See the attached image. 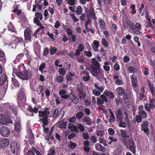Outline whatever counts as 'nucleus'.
<instances>
[{
    "label": "nucleus",
    "instance_id": "f257e3e1",
    "mask_svg": "<svg viewBox=\"0 0 155 155\" xmlns=\"http://www.w3.org/2000/svg\"><path fill=\"white\" fill-rule=\"evenodd\" d=\"M117 119L120 121L118 126L120 127L125 128L129 123V119L127 113L122 112V110L117 109L115 110Z\"/></svg>",
    "mask_w": 155,
    "mask_h": 155
},
{
    "label": "nucleus",
    "instance_id": "f03ea898",
    "mask_svg": "<svg viewBox=\"0 0 155 155\" xmlns=\"http://www.w3.org/2000/svg\"><path fill=\"white\" fill-rule=\"evenodd\" d=\"M49 108L46 107L43 111H39L38 116L40 118L39 119V121L43 123L42 126L44 127V126H46L48 124V115L50 114V112L48 110Z\"/></svg>",
    "mask_w": 155,
    "mask_h": 155
},
{
    "label": "nucleus",
    "instance_id": "7ed1b4c3",
    "mask_svg": "<svg viewBox=\"0 0 155 155\" xmlns=\"http://www.w3.org/2000/svg\"><path fill=\"white\" fill-rule=\"evenodd\" d=\"M101 65L97 61L94 59H92L91 68L92 70L93 75L94 77H97L99 75H101L102 70H101L100 67Z\"/></svg>",
    "mask_w": 155,
    "mask_h": 155
},
{
    "label": "nucleus",
    "instance_id": "20e7f679",
    "mask_svg": "<svg viewBox=\"0 0 155 155\" xmlns=\"http://www.w3.org/2000/svg\"><path fill=\"white\" fill-rule=\"evenodd\" d=\"M121 140L124 145L126 147L129 148V150L133 154L136 153V147L134 146V143L132 139L130 137H127L123 138Z\"/></svg>",
    "mask_w": 155,
    "mask_h": 155
},
{
    "label": "nucleus",
    "instance_id": "39448f33",
    "mask_svg": "<svg viewBox=\"0 0 155 155\" xmlns=\"http://www.w3.org/2000/svg\"><path fill=\"white\" fill-rule=\"evenodd\" d=\"M14 74L20 78L24 80H28L31 78V72L26 70H24L21 72L16 71L14 72Z\"/></svg>",
    "mask_w": 155,
    "mask_h": 155
},
{
    "label": "nucleus",
    "instance_id": "423d86ee",
    "mask_svg": "<svg viewBox=\"0 0 155 155\" xmlns=\"http://www.w3.org/2000/svg\"><path fill=\"white\" fill-rule=\"evenodd\" d=\"M35 17L33 20V22L35 24L37 25L40 27L41 29H43L44 28L43 25L41 24L39 19L41 21L43 19V16L41 13L38 12H36L35 14Z\"/></svg>",
    "mask_w": 155,
    "mask_h": 155
},
{
    "label": "nucleus",
    "instance_id": "0eeeda50",
    "mask_svg": "<svg viewBox=\"0 0 155 155\" xmlns=\"http://www.w3.org/2000/svg\"><path fill=\"white\" fill-rule=\"evenodd\" d=\"M85 13L87 15V17H90L93 19L95 20L97 18L94 8L91 6L89 8H86L85 10Z\"/></svg>",
    "mask_w": 155,
    "mask_h": 155
},
{
    "label": "nucleus",
    "instance_id": "6e6552de",
    "mask_svg": "<svg viewBox=\"0 0 155 155\" xmlns=\"http://www.w3.org/2000/svg\"><path fill=\"white\" fill-rule=\"evenodd\" d=\"M0 123L8 125L9 124H13L12 121L5 115H0Z\"/></svg>",
    "mask_w": 155,
    "mask_h": 155
},
{
    "label": "nucleus",
    "instance_id": "1a4fd4ad",
    "mask_svg": "<svg viewBox=\"0 0 155 155\" xmlns=\"http://www.w3.org/2000/svg\"><path fill=\"white\" fill-rule=\"evenodd\" d=\"M130 29L134 33L137 35H140V30L142 29V28L140 24L136 23Z\"/></svg>",
    "mask_w": 155,
    "mask_h": 155
},
{
    "label": "nucleus",
    "instance_id": "9d476101",
    "mask_svg": "<svg viewBox=\"0 0 155 155\" xmlns=\"http://www.w3.org/2000/svg\"><path fill=\"white\" fill-rule=\"evenodd\" d=\"M1 135L4 137H7L10 134V131L8 128L3 126L2 127L0 130Z\"/></svg>",
    "mask_w": 155,
    "mask_h": 155
},
{
    "label": "nucleus",
    "instance_id": "9b49d317",
    "mask_svg": "<svg viewBox=\"0 0 155 155\" xmlns=\"http://www.w3.org/2000/svg\"><path fill=\"white\" fill-rule=\"evenodd\" d=\"M32 31L29 27L27 28L24 32L25 39V40H29L31 39Z\"/></svg>",
    "mask_w": 155,
    "mask_h": 155
},
{
    "label": "nucleus",
    "instance_id": "f8f14e48",
    "mask_svg": "<svg viewBox=\"0 0 155 155\" xmlns=\"http://www.w3.org/2000/svg\"><path fill=\"white\" fill-rule=\"evenodd\" d=\"M9 144V140L7 138H2L0 140V147L4 149L7 147Z\"/></svg>",
    "mask_w": 155,
    "mask_h": 155
},
{
    "label": "nucleus",
    "instance_id": "ddd939ff",
    "mask_svg": "<svg viewBox=\"0 0 155 155\" xmlns=\"http://www.w3.org/2000/svg\"><path fill=\"white\" fill-rule=\"evenodd\" d=\"M43 1V0H40L38 3H36V5H33V12L36 11V8L37 7H38V9L39 10H41L42 9L43 6L42 3L41 2Z\"/></svg>",
    "mask_w": 155,
    "mask_h": 155
},
{
    "label": "nucleus",
    "instance_id": "4468645a",
    "mask_svg": "<svg viewBox=\"0 0 155 155\" xmlns=\"http://www.w3.org/2000/svg\"><path fill=\"white\" fill-rule=\"evenodd\" d=\"M28 139L31 145H32L34 143V137L31 129H30L29 131V136Z\"/></svg>",
    "mask_w": 155,
    "mask_h": 155
},
{
    "label": "nucleus",
    "instance_id": "2eb2a0df",
    "mask_svg": "<svg viewBox=\"0 0 155 155\" xmlns=\"http://www.w3.org/2000/svg\"><path fill=\"white\" fill-rule=\"evenodd\" d=\"M99 46V42L97 40H94L93 44H91L92 48L95 52H97L98 51V48Z\"/></svg>",
    "mask_w": 155,
    "mask_h": 155
},
{
    "label": "nucleus",
    "instance_id": "dca6fc26",
    "mask_svg": "<svg viewBox=\"0 0 155 155\" xmlns=\"http://www.w3.org/2000/svg\"><path fill=\"white\" fill-rule=\"evenodd\" d=\"M69 98L72 100L74 104H77L79 102L78 98L73 94L69 95Z\"/></svg>",
    "mask_w": 155,
    "mask_h": 155
},
{
    "label": "nucleus",
    "instance_id": "f3484780",
    "mask_svg": "<svg viewBox=\"0 0 155 155\" xmlns=\"http://www.w3.org/2000/svg\"><path fill=\"white\" fill-rule=\"evenodd\" d=\"M25 97L24 92L22 91V89H20L18 95V99L19 100H22L24 99Z\"/></svg>",
    "mask_w": 155,
    "mask_h": 155
},
{
    "label": "nucleus",
    "instance_id": "a211bd4d",
    "mask_svg": "<svg viewBox=\"0 0 155 155\" xmlns=\"http://www.w3.org/2000/svg\"><path fill=\"white\" fill-rule=\"evenodd\" d=\"M104 94L110 99H112L114 98V93L111 91L105 90L104 92Z\"/></svg>",
    "mask_w": 155,
    "mask_h": 155
},
{
    "label": "nucleus",
    "instance_id": "6ab92c4d",
    "mask_svg": "<svg viewBox=\"0 0 155 155\" xmlns=\"http://www.w3.org/2000/svg\"><path fill=\"white\" fill-rule=\"evenodd\" d=\"M108 111L110 114V115L109 116L110 118L109 120V121L110 123L114 122L115 120V117L112 112V110L111 109H109Z\"/></svg>",
    "mask_w": 155,
    "mask_h": 155
},
{
    "label": "nucleus",
    "instance_id": "aec40b11",
    "mask_svg": "<svg viewBox=\"0 0 155 155\" xmlns=\"http://www.w3.org/2000/svg\"><path fill=\"white\" fill-rule=\"evenodd\" d=\"M68 128L71 131H74L76 133H78L79 132L78 128L74 125H72L71 123H69L68 126Z\"/></svg>",
    "mask_w": 155,
    "mask_h": 155
},
{
    "label": "nucleus",
    "instance_id": "412c9836",
    "mask_svg": "<svg viewBox=\"0 0 155 155\" xmlns=\"http://www.w3.org/2000/svg\"><path fill=\"white\" fill-rule=\"evenodd\" d=\"M83 121L88 126H91L92 124L91 119L88 117H86L83 119Z\"/></svg>",
    "mask_w": 155,
    "mask_h": 155
},
{
    "label": "nucleus",
    "instance_id": "4be33fe9",
    "mask_svg": "<svg viewBox=\"0 0 155 155\" xmlns=\"http://www.w3.org/2000/svg\"><path fill=\"white\" fill-rule=\"evenodd\" d=\"M7 78L5 74H2L0 77V85H2L7 80Z\"/></svg>",
    "mask_w": 155,
    "mask_h": 155
},
{
    "label": "nucleus",
    "instance_id": "5701e85b",
    "mask_svg": "<svg viewBox=\"0 0 155 155\" xmlns=\"http://www.w3.org/2000/svg\"><path fill=\"white\" fill-rule=\"evenodd\" d=\"M116 91L120 96H122L124 94V90L121 87H119L116 89Z\"/></svg>",
    "mask_w": 155,
    "mask_h": 155
},
{
    "label": "nucleus",
    "instance_id": "b1692460",
    "mask_svg": "<svg viewBox=\"0 0 155 155\" xmlns=\"http://www.w3.org/2000/svg\"><path fill=\"white\" fill-rule=\"evenodd\" d=\"M15 129L16 131L19 132L21 130L20 123L18 121H16L15 123Z\"/></svg>",
    "mask_w": 155,
    "mask_h": 155
},
{
    "label": "nucleus",
    "instance_id": "393cba45",
    "mask_svg": "<svg viewBox=\"0 0 155 155\" xmlns=\"http://www.w3.org/2000/svg\"><path fill=\"white\" fill-rule=\"evenodd\" d=\"M67 123V121L64 122L62 121H60L59 122L58 124V126L60 128L65 129Z\"/></svg>",
    "mask_w": 155,
    "mask_h": 155
},
{
    "label": "nucleus",
    "instance_id": "a878e982",
    "mask_svg": "<svg viewBox=\"0 0 155 155\" xmlns=\"http://www.w3.org/2000/svg\"><path fill=\"white\" fill-rule=\"evenodd\" d=\"M124 103L126 105H127L129 103V95L127 93L124 94Z\"/></svg>",
    "mask_w": 155,
    "mask_h": 155
},
{
    "label": "nucleus",
    "instance_id": "bb28decb",
    "mask_svg": "<svg viewBox=\"0 0 155 155\" xmlns=\"http://www.w3.org/2000/svg\"><path fill=\"white\" fill-rule=\"evenodd\" d=\"M10 148L12 153H15V150L17 149V146L15 145L14 143H11V144Z\"/></svg>",
    "mask_w": 155,
    "mask_h": 155
},
{
    "label": "nucleus",
    "instance_id": "cd10ccee",
    "mask_svg": "<svg viewBox=\"0 0 155 155\" xmlns=\"http://www.w3.org/2000/svg\"><path fill=\"white\" fill-rule=\"evenodd\" d=\"M98 22L100 28L102 29L104 28L105 27V25L104 21L102 19H99Z\"/></svg>",
    "mask_w": 155,
    "mask_h": 155
},
{
    "label": "nucleus",
    "instance_id": "c85d7f7f",
    "mask_svg": "<svg viewBox=\"0 0 155 155\" xmlns=\"http://www.w3.org/2000/svg\"><path fill=\"white\" fill-rule=\"evenodd\" d=\"M13 12L14 13L16 14L18 16L21 15L22 13L21 10L18 9V7H15Z\"/></svg>",
    "mask_w": 155,
    "mask_h": 155
},
{
    "label": "nucleus",
    "instance_id": "c756f323",
    "mask_svg": "<svg viewBox=\"0 0 155 155\" xmlns=\"http://www.w3.org/2000/svg\"><path fill=\"white\" fill-rule=\"evenodd\" d=\"M131 82L133 87L136 88L137 87V79L134 77L131 78Z\"/></svg>",
    "mask_w": 155,
    "mask_h": 155
},
{
    "label": "nucleus",
    "instance_id": "7c9ffc66",
    "mask_svg": "<svg viewBox=\"0 0 155 155\" xmlns=\"http://www.w3.org/2000/svg\"><path fill=\"white\" fill-rule=\"evenodd\" d=\"M109 62H105L104 63V65L103 66V68L105 71H108L110 70V67L108 65H109Z\"/></svg>",
    "mask_w": 155,
    "mask_h": 155
},
{
    "label": "nucleus",
    "instance_id": "2f4dec72",
    "mask_svg": "<svg viewBox=\"0 0 155 155\" xmlns=\"http://www.w3.org/2000/svg\"><path fill=\"white\" fill-rule=\"evenodd\" d=\"M148 87L151 91V93L153 96L154 95V88L153 85L150 83H149L148 84Z\"/></svg>",
    "mask_w": 155,
    "mask_h": 155
},
{
    "label": "nucleus",
    "instance_id": "473e14b6",
    "mask_svg": "<svg viewBox=\"0 0 155 155\" xmlns=\"http://www.w3.org/2000/svg\"><path fill=\"white\" fill-rule=\"evenodd\" d=\"M13 37L15 38L14 41H16L18 44L22 42L23 41V38H22L16 37L15 36H13Z\"/></svg>",
    "mask_w": 155,
    "mask_h": 155
},
{
    "label": "nucleus",
    "instance_id": "72a5a7b5",
    "mask_svg": "<svg viewBox=\"0 0 155 155\" xmlns=\"http://www.w3.org/2000/svg\"><path fill=\"white\" fill-rule=\"evenodd\" d=\"M139 115L143 118L146 117L147 116V114L144 110L140 111L139 113Z\"/></svg>",
    "mask_w": 155,
    "mask_h": 155
},
{
    "label": "nucleus",
    "instance_id": "f704fd0d",
    "mask_svg": "<svg viewBox=\"0 0 155 155\" xmlns=\"http://www.w3.org/2000/svg\"><path fill=\"white\" fill-rule=\"evenodd\" d=\"M12 81L13 84L15 87H18L19 86V83L15 78H12Z\"/></svg>",
    "mask_w": 155,
    "mask_h": 155
},
{
    "label": "nucleus",
    "instance_id": "c9c22d12",
    "mask_svg": "<svg viewBox=\"0 0 155 155\" xmlns=\"http://www.w3.org/2000/svg\"><path fill=\"white\" fill-rule=\"evenodd\" d=\"M59 116V110L58 109H56L54 110V112L52 117L54 118H56L58 117Z\"/></svg>",
    "mask_w": 155,
    "mask_h": 155
},
{
    "label": "nucleus",
    "instance_id": "e433bc0d",
    "mask_svg": "<svg viewBox=\"0 0 155 155\" xmlns=\"http://www.w3.org/2000/svg\"><path fill=\"white\" fill-rule=\"evenodd\" d=\"M82 8L81 6H78L76 8V12L77 14L78 15H80L81 14L82 12Z\"/></svg>",
    "mask_w": 155,
    "mask_h": 155
},
{
    "label": "nucleus",
    "instance_id": "4c0bfd02",
    "mask_svg": "<svg viewBox=\"0 0 155 155\" xmlns=\"http://www.w3.org/2000/svg\"><path fill=\"white\" fill-rule=\"evenodd\" d=\"M45 67L46 64L45 63L41 64L39 66V70L41 71V73L42 74L44 72L43 70L45 68Z\"/></svg>",
    "mask_w": 155,
    "mask_h": 155
},
{
    "label": "nucleus",
    "instance_id": "58836bf2",
    "mask_svg": "<svg viewBox=\"0 0 155 155\" xmlns=\"http://www.w3.org/2000/svg\"><path fill=\"white\" fill-rule=\"evenodd\" d=\"M55 78L56 81L59 83H61L62 82L64 81V78L63 77L60 75L57 76Z\"/></svg>",
    "mask_w": 155,
    "mask_h": 155
},
{
    "label": "nucleus",
    "instance_id": "ea45409f",
    "mask_svg": "<svg viewBox=\"0 0 155 155\" xmlns=\"http://www.w3.org/2000/svg\"><path fill=\"white\" fill-rule=\"evenodd\" d=\"M101 43L104 47H107L109 46V44L104 38H102L101 39Z\"/></svg>",
    "mask_w": 155,
    "mask_h": 155
},
{
    "label": "nucleus",
    "instance_id": "a19ab883",
    "mask_svg": "<svg viewBox=\"0 0 155 155\" xmlns=\"http://www.w3.org/2000/svg\"><path fill=\"white\" fill-rule=\"evenodd\" d=\"M83 115V113L81 111H79L78 112L76 115V118L78 119H81Z\"/></svg>",
    "mask_w": 155,
    "mask_h": 155
},
{
    "label": "nucleus",
    "instance_id": "79ce46f5",
    "mask_svg": "<svg viewBox=\"0 0 155 155\" xmlns=\"http://www.w3.org/2000/svg\"><path fill=\"white\" fill-rule=\"evenodd\" d=\"M57 51V49L55 47H52L50 49V53L51 55L54 54Z\"/></svg>",
    "mask_w": 155,
    "mask_h": 155
},
{
    "label": "nucleus",
    "instance_id": "37998d69",
    "mask_svg": "<svg viewBox=\"0 0 155 155\" xmlns=\"http://www.w3.org/2000/svg\"><path fill=\"white\" fill-rule=\"evenodd\" d=\"M77 146V144L72 142H70V145L69 147L72 149H74Z\"/></svg>",
    "mask_w": 155,
    "mask_h": 155
},
{
    "label": "nucleus",
    "instance_id": "c03bdc74",
    "mask_svg": "<svg viewBox=\"0 0 155 155\" xmlns=\"http://www.w3.org/2000/svg\"><path fill=\"white\" fill-rule=\"evenodd\" d=\"M126 24L130 27L131 29L133 26L134 25V24L132 21L129 20H127L126 21Z\"/></svg>",
    "mask_w": 155,
    "mask_h": 155
},
{
    "label": "nucleus",
    "instance_id": "a18cd8bd",
    "mask_svg": "<svg viewBox=\"0 0 155 155\" xmlns=\"http://www.w3.org/2000/svg\"><path fill=\"white\" fill-rule=\"evenodd\" d=\"M141 130L143 131L146 133L147 136H148L149 135L150 132L148 127H142L141 129Z\"/></svg>",
    "mask_w": 155,
    "mask_h": 155
},
{
    "label": "nucleus",
    "instance_id": "49530a36",
    "mask_svg": "<svg viewBox=\"0 0 155 155\" xmlns=\"http://www.w3.org/2000/svg\"><path fill=\"white\" fill-rule=\"evenodd\" d=\"M120 132L121 133V136L123 138H123L129 137L127 136L124 130H120Z\"/></svg>",
    "mask_w": 155,
    "mask_h": 155
},
{
    "label": "nucleus",
    "instance_id": "de8ad7c7",
    "mask_svg": "<svg viewBox=\"0 0 155 155\" xmlns=\"http://www.w3.org/2000/svg\"><path fill=\"white\" fill-rule=\"evenodd\" d=\"M59 74L62 75H64L65 74L66 71L63 68H59L58 71Z\"/></svg>",
    "mask_w": 155,
    "mask_h": 155
},
{
    "label": "nucleus",
    "instance_id": "09e8293b",
    "mask_svg": "<svg viewBox=\"0 0 155 155\" xmlns=\"http://www.w3.org/2000/svg\"><path fill=\"white\" fill-rule=\"evenodd\" d=\"M97 103L98 105H101L103 104L104 102V101L101 98H100L99 97H98L97 98Z\"/></svg>",
    "mask_w": 155,
    "mask_h": 155
},
{
    "label": "nucleus",
    "instance_id": "8fccbe9b",
    "mask_svg": "<svg viewBox=\"0 0 155 155\" xmlns=\"http://www.w3.org/2000/svg\"><path fill=\"white\" fill-rule=\"evenodd\" d=\"M130 8L132 9L131 12L133 14H135L136 12V11L135 10V6L134 5H130Z\"/></svg>",
    "mask_w": 155,
    "mask_h": 155
},
{
    "label": "nucleus",
    "instance_id": "3c124183",
    "mask_svg": "<svg viewBox=\"0 0 155 155\" xmlns=\"http://www.w3.org/2000/svg\"><path fill=\"white\" fill-rule=\"evenodd\" d=\"M104 131L102 130H98L96 132V134L100 137H102L104 135Z\"/></svg>",
    "mask_w": 155,
    "mask_h": 155
},
{
    "label": "nucleus",
    "instance_id": "603ef678",
    "mask_svg": "<svg viewBox=\"0 0 155 155\" xmlns=\"http://www.w3.org/2000/svg\"><path fill=\"white\" fill-rule=\"evenodd\" d=\"M31 149L33 152H34L37 155H42L40 152H39L34 147H32Z\"/></svg>",
    "mask_w": 155,
    "mask_h": 155
},
{
    "label": "nucleus",
    "instance_id": "864d4df0",
    "mask_svg": "<svg viewBox=\"0 0 155 155\" xmlns=\"http://www.w3.org/2000/svg\"><path fill=\"white\" fill-rule=\"evenodd\" d=\"M70 16L71 18V19L75 22H77L78 21V19L75 16L74 14H71Z\"/></svg>",
    "mask_w": 155,
    "mask_h": 155
},
{
    "label": "nucleus",
    "instance_id": "5fc2aeb1",
    "mask_svg": "<svg viewBox=\"0 0 155 155\" xmlns=\"http://www.w3.org/2000/svg\"><path fill=\"white\" fill-rule=\"evenodd\" d=\"M49 51L47 48H45L43 51V55L44 56H46L49 54Z\"/></svg>",
    "mask_w": 155,
    "mask_h": 155
},
{
    "label": "nucleus",
    "instance_id": "6e6d98bb",
    "mask_svg": "<svg viewBox=\"0 0 155 155\" xmlns=\"http://www.w3.org/2000/svg\"><path fill=\"white\" fill-rule=\"evenodd\" d=\"M78 127L80 131L83 132L84 130V128L83 126L80 124H78Z\"/></svg>",
    "mask_w": 155,
    "mask_h": 155
},
{
    "label": "nucleus",
    "instance_id": "4d7b16f0",
    "mask_svg": "<svg viewBox=\"0 0 155 155\" xmlns=\"http://www.w3.org/2000/svg\"><path fill=\"white\" fill-rule=\"evenodd\" d=\"M76 0H69L68 1V4L71 5L73 6L75 3Z\"/></svg>",
    "mask_w": 155,
    "mask_h": 155
},
{
    "label": "nucleus",
    "instance_id": "13d9d810",
    "mask_svg": "<svg viewBox=\"0 0 155 155\" xmlns=\"http://www.w3.org/2000/svg\"><path fill=\"white\" fill-rule=\"evenodd\" d=\"M24 56V54L23 53H21L18 55L16 57V60L18 61L21 58Z\"/></svg>",
    "mask_w": 155,
    "mask_h": 155
},
{
    "label": "nucleus",
    "instance_id": "bf43d9fd",
    "mask_svg": "<svg viewBox=\"0 0 155 155\" xmlns=\"http://www.w3.org/2000/svg\"><path fill=\"white\" fill-rule=\"evenodd\" d=\"M77 90L79 91V93L81 94H82L83 92V89L82 87L80 86H78L77 87Z\"/></svg>",
    "mask_w": 155,
    "mask_h": 155
},
{
    "label": "nucleus",
    "instance_id": "052dcab7",
    "mask_svg": "<svg viewBox=\"0 0 155 155\" xmlns=\"http://www.w3.org/2000/svg\"><path fill=\"white\" fill-rule=\"evenodd\" d=\"M84 54L88 57H91L92 56V54L90 51H85Z\"/></svg>",
    "mask_w": 155,
    "mask_h": 155
},
{
    "label": "nucleus",
    "instance_id": "680f3d73",
    "mask_svg": "<svg viewBox=\"0 0 155 155\" xmlns=\"http://www.w3.org/2000/svg\"><path fill=\"white\" fill-rule=\"evenodd\" d=\"M109 134L110 135H113L114 133V130L112 128H109L108 130Z\"/></svg>",
    "mask_w": 155,
    "mask_h": 155
},
{
    "label": "nucleus",
    "instance_id": "e2e57ef3",
    "mask_svg": "<svg viewBox=\"0 0 155 155\" xmlns=\"http://www.w3.org/2000/svg\"><path fill=\"white\" fill-rule=\"evenodd\" d=\"M101 98L104 101V102H107L108 101V99L105 95L104 94H101L100 96Z\"/></svg>",
    "mask_w": 155,
    "mask_h": 155
},
{
    "label": "nucleus",
    "instance_id": "0e129e2a",
    "mask_svg": "<svg viewBox=\"0 0 155 155\" xmlns=\"http://www.w3.org/2000/svg\"><path fill=\"white\" fill-rule=\"evenodd\" d=\"M93 94L95 96H99L100 95V92L98 91L96 89H94L93 91Z\"/></svg>",
    "mask_w": 155,
    "mask_h": 155
},
{
    "label": "nucleus",
    "instance_id": "69168bd1",
    "mask_svg": "<svg viewBox=\"0 0 155 155\" xmlns=\"http://www.w3.org/2000/svg\"><path fill=\"white\" fill-rule=\"evenodd\" d=\"M75 136V134L74 133H72L68 136V138L69 140H70L73 139Z\"/></svg>",
    "mask_w": 155,
    "mask_h": 155
},
{
    "label": "nucleus",
    "instance_id": "338daca9",
    "mask_svg": "<svg viewBox=\"0 0 155 155\" xmlns=\"http://www.w3.org/2000/svg\"><path fill=\"white\" fill-rule=\"evenodd\" d=\"M145 109L147 111H149L150 110V107L148 103H146L145 105Z\"/></svg>",
    "mask_w": 155,
    "mask_h": 155
},
{
    "label": "nucleus",
    "instance_id": "774afa93",
    "mask_svg": "<svg viewBox=\"0 0 155 155\" xmlns=\"http://www.w3.org/2000/svg\"><path fill=\"white\" fill-rule=\"evenodd\" d=\"M115 83L118 85H121L123 84V83L119 79H117L116 80Z\"/></svg>",
    "mask_w": 155,
    "mask_h": 155
}]
</instances>
